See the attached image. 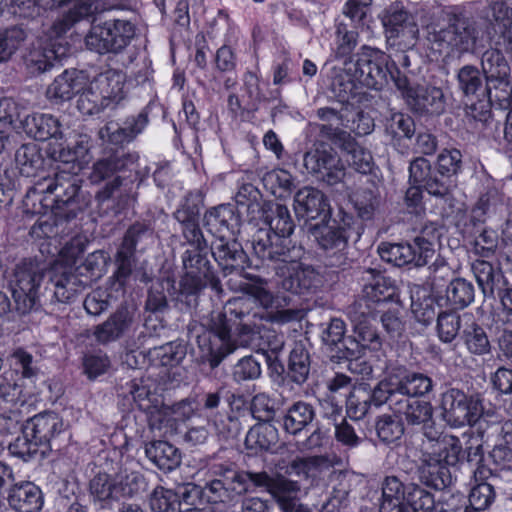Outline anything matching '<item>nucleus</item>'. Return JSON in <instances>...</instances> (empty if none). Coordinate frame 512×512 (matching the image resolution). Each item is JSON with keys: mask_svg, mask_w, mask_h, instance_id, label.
I'll list each match as a JSON object with an SVG mask.
<instances>
[{"mask_svg": "<svg viewBox=\"0 0 512 512\" xmlns=\"http://www.w3.org/2000/svg\"><path fill=\"white\" fill-rule=\"evenodd\" d=\"M270 230L259 229L252 238V247L255 254L261 259L272 262L275 271L274 282L278 287L275 295L262 287H251L250 294L259 301L265 309L259 319L284 324L288 322V299L286 296V282L288 280V208L277 205V215L269 222Z\"/></svg>", "mask_w": 512, "mask_h": 512, "instance_id": "f257e3e1", "label": "nucleus"}, {"mask_svg": "<svg viewBox=\"0 0 512 512\" xmlns=\"http://www.w3.org/2000/svg\"><path fill=\"white\" fill-rule=\"evenodd\" d=\"M81 178L75 172L59 170L52 177H43L26 192L29 201L50 207L58 220H72L87 206L81 191ZM35 203H33V206Z\"/></svg>", "mask_w": 512, "mask_h": 512, "instance_id": "f03ea898", "label": "nucleus"}, {"mask_svg": "<svg viewBox=\"0 0 512 512\" xmlns=\"http://www.w3.org/2000/svg\"><path fill=\"white\" fill-rule=\"evenodd\" d=\"M186 241L190 248L182 256L185 274L180 282V296L186 298L188 306H195L197 296L204 288L210 286L220 293L222 287L208 259V244L204 236Z\"/></svg>", "mask_w": 512, "mask_h": 512, "instance_id": "7ed1b4c3", "label": "nucleus"}, {"mask_svg": "<svg viewBox=\"0 0 512 512\" xmlns=\"http://www.w3.org/2000/svg\"><path fill=\"white\" fill-rule=\"evenodd\" d=\"M44 279L45 267L37 260L23 259L14 266L9 276V286L16 312L26 315L40 307L45 297V287L42 290Z\"/></svg>", "mask_w": 512, "mask_h": 512, "instance_id": "20e7f679", "label": "nucleus"}, {"mask_svg": "<svg viewBox=\"0 0 512 512\" xmlns=\"http://www.w3.org/2000/svg\"><path fill=\"white\" fill-rule=\"evenodd\" d=\"M139 156L136 152L116 150L96 161L89 175L92 184L103 187L96 192V200L103 204L118 197L123 182L121 173L136 169Z\"/></svg>", "mask_w": 512, "mask_h": 512, "instance_id": "39448f33", "label": "nucleus"}, {"mask_svg": "<svg viewBox=\"0 0 512 512\" xmlns=\"http://www.w3.org/2000/svg\"><path fill=\"white\" fill-rule=\"evenodd\" d=\"M422 464L436 472L455 467L464 460L462 441L456 435L427 426L419 447Z\"/></svg>", "mask_w": 512, "mask_h": 512, "instance_id": "423d86ee", "label": "nucleus"}, {"mask_svg": "<svg viewBox=\"0 0 512 512\" xmlns=\"http://www.w3.org/2000/svg\"><path fill=\"white\" fill-rule=\"evenodd\" d=\"M477 39L478 30L466 19L456 18L447 27L437 24L427 27L430 48L439 55L451 56L455 52H469L474 49Z\"/></svg>", "mask_w": 512, "mask_h": 512, "instance_id": "0eeeda50", "label": "nucleus"}, {"mask_svg": "<svg viewBox=\"0 0 512 512\" xmlns=\"http://www.w3.org/2000/svg\"><path fill=\"white\" fill-rule=\"evenodd\" d=\"M136 35L132 19L114 18L93 24L85 37V44L99 54L121 53Z\"/></svg>", "mask_w": 512, "mask_h": 512, "instance_id": "6e6552de", "label": "nucleus"}, {"mask_svg": "<svg viewBox=\"0 0 512 512\" xmlns=\"http://www.w3.org/2000/svg\"><path fill=\"white\" fill-rule=\"evenodd\" d=\"M152 238L153 228L149 222L136 221L127 228L115 254L117 269L113 274V278L119 287L123 288L133 274L138 248L140 247V250H142V246L152 240Z\"/></svg>", "mask_w": 512, "mask_h": 512, "instance_id": "1a4fd4ad", "label": "nucleus"}, {"mask_svg": "<svg viewBox=\"0 0 512 512\" xmlns=\"http://www.w3.org/2000/svg\"><path fill=\"white\" fill-rule=\"evenodd\" d=\"M440 407L443 420L453 428L474 425L483 412L482 401L477 395H468L457 388L442 394Z\"/></svg>", "mask_w": 512, "mask_h": 512, "instance_id": "9d476101", "label": "nucleus"}, {"mask_svg": "<svg viewBox=\"0 0 512 512\" xmlns=\"http://www.w3.org/2000/svg\"><path fill=\"white\" fill-rule=\"evenodd\" d=\"M362 280L364 285L356 313L374 319L389 302H394L397 287L390 278L372 269L364 272Z\"/></svg>", "mask_w": 512, "mask_h": 512, "instance_id": "9b49d317", "label": "nucleus"}, {"mask_svg": "<svg viewBox=\"0 0 512 512\" xmlns=\"http://www.w3.org/2000/svg\"><path fill=\"white\" fill-rule=\"evenodd\" d=\"M378 252L382 260L396 266L414 263L416 266L429 264L436 256L434 243L418 236L413 243H381Z\"/></svg>", "mask_w": 512, "mask_h": 512, "instance_id": "f8f14e48", "label": "nucleus"}, {"mask_svg": "<svg viewBox=\"0 0 512 512\" xmlns=\"http://www.w3.org/2000/svg\"><path fill=\"white\" fill-rule=\"evenodd\" d=\"M363 317V320L354 318L357 339L345 340L344 347L347 349L346 357L351 358L348 366L349 370L353 373L361 374L365 378L371 375L372 368L365 361H359L362 350L377 351L381 348L382 344L379 335L367 319L369 316L365 315Z\"/></svg>", "mask_w": 512, "mask_h": 512, "instance_id": "ddd939ff", "label": "nucleus"}, {"mask_svg": "<svg viewBox=\"0 0 512 512\" xmlns=\"http://www.w3.org/2000/svg\"><path fill=\"white\" fill-rule=\"evenodd\" d=\"M432 388L431 378L421 373H410L403 377L390 375L374 389L372 401L380 406L387 401L386 395L401 393L409 398H415L429 393Z\"/></svg>", "mask_w": 512, "mask_h": 512, "instance_id": "4468645a", "label": "nucleus"}, {"mask_svg": "<svg viewBox=\"0 0 512 512\" xmlns=\"http://www.w3.org/2000/svg\"><path fill=\"white\" fill-rule=\"evenodd\" d=\"M381 21L389 41L394 45L410 48L415 45L419 29L413 18L405 9L402 3L394 2L387 7L382 15Z\"/></svg>", "mask_w": 512, "mask_h": 512, "instance_id": "2eb2a0df", "label": "nucleus"}, {"mask_svg": "<svg viewBox=\"0 0 512 512\" xmlns=\"http://www.w3.org/2000/svg\"><path fill=\"white\" fill-rule=\"evenodd\" d=\"M389 56L384 52L371 48L364 47L355 63V76L358 80L369 87L379 88L387 80V75L390 74L395 82L399 71L396 74L388 68Z\"/></svg>", "mask_w": 512, "mask_h": 512, "instance_id": "dca6fc26", "label": "nucleus"}, {"mask_svg": "<svg viewBox=\"0 0 512 512\" xmlns=\"http://www.w3.org/2000/svg\"><path fill=\"white\" fill-rule=\"evenodd\" d=\"M321 282V276L310 265L290 262V294L301 300L299 309H290V321L304 317L309 305L304 306L303 302L306 303L312 299Z\"/></svg>", "mask_w": 512, "mask_h": 512, "instance_id": "f3484780", "label": "nucleus"}, {"mask_svg": "<svg viewBox=\"0 0 512 512\" xmlns=\"http://www.w3.org/2000/svg\"><path fill=\"white\" fill-rule=\"evenodd\" d=\"M28 434L47 454L53 450H61V439L65 434L63 420L54 412L39 413L24 423Z\"/></svg>", "mask_w": 512, "mask_h": 512, "instance_id": "a211bd4d", "label": "nucleus"}, {"mask_svg": "<svg viewBox=\"0 0 512 512\" xmlns=\"http://www.w3.org/2000/svg\"><path fill=\"white\" fill-rule=\"evenodd\" d=\"M138 326L137 308L133 304L122 303L107 320L94 328L96 341L106 345L115 342Z\"/></svg>", "mask_w": 512, "mask_h": 512, "instance_id": "6ab92c4d", "label": "nucleus"}, {"mask_svg": "<svg viewBox=\"0 0 512 512\" xmlns=\"http://www.w3.org/2000/svg\"><path fill=\"white\" fill-rule=\"evenodd\" d=\"M274 476L266 472L246 471L249 492L266 488L283 512H288V465L285 459L274 462Z\"/></svg>", "mask_w": 512, "mask_h": 512, "instance_id": "aec40b11", "label": "nucleus"}, {"mask_svg": "<svg viewBox=\"0 0 512 512\" xmlns=\"http://www.w3.org/2000/svg\"><path fill=\"white\" fill-rule=\"evenodd\" d=\"M333 471V462L326 456H311L294 460L290 465V476L293 474L299 480L290 479V495L294 492H306L311 486L325 478Z\"/></svg>", "mask_w": 512, "mask_h": 512, "instance_id": "412c9836", "label": "nucleus"}, {"mask_svg": "<svg viewBox=\"0 0 512 512\" xmlns=\"http://www.w3.org/2000/svg\"><path fill=\"white\" fill-rule=\"evenodd\" d=\"M353 222L351 215L339 212L335 218H323L321 223L310 228V232L323 249H342L348 241Z\"/></svg>", "mask_w": 512, "mask_h": 512, "instance_id": "4be33fe9", "label": "nucleus"}, {"mask_svg": "<svg viewBox=\"0 0 512 512\" xmlns=\"http://www.w3.org/2000/svg\"><path fill=\"white\" fill-rule=\"evenodd\" d=\"M49 274V280L45 285V297H43L45 302L68 303L87 286V283L71 268H55Z\"/></svg>", "mask_w": 512, "mask_h": 512, "instance_id": "5701e85b", "label": "nucleus"}, {"mask_svg": "<svg viewBox=\"0 0 512 512\" xmlns=\"http://www.w3.org/2000/svg\"><path fill=\"white\" fill-rule=\"evenodd\" d=\"M396 87L402 92L407 104L416 112L439 114L444 109V96L440 88L410 86L406 76L398 73Z\"/></svg>", "mask_w": 512, "mask_h": 512, "instance_id": "b1692460", "label": "nucleus"}, {"mask_svg": "<svg viewBox=\"0 0 512 512\" xmlns=\"http://www.w3.org/2000/svg\"><path fill=\"white\" fill-rule=\"evenodd\" d=\"M306 169L329 185L341 182L345 176V168L341 159L327 146L321 144L305 154Z\"/></svg>", "mask_w": 512, "mask_h": 512, "instance_id": "393cba45", "label": "nucleus"}, {"mask_svg": "<svg viewBox=\"0 0 512 512\" xmlns=\"http://www.w3.org/2000/svg\"><path fill=\"white\" fill-rule=\"evenodd\" d=\"M149 123L147 108L138 114L130 115L122 123L109 121L98 131L99 138L112 145L123 146L136 139Z\"/></svg>", "mask_w": 512, "mask_h": 512, "instance_id": "a878e982", "label": "nucleus"}, {"mask_svg": "<svg viewBox=\"0 0 512 512\" xmlns=\"http://www.w3.org/2000/svg\"><path fill=\"white\" fill-rule=\"evenodd\" d=\"M389 408L400 415H403L411 425H422L424 436L427 426L435 427L433 421V407L430 402L409 398L401 393L386 395Z\"/></svg>", "mask_w": 512, "mask_h": 512, "instance_id": "bb28decb", "label": "nucleus"}, {"mask_svg": "<svg viewBox=\"0 0 512 512\" xmlns=\"http://www.w3.org/2000/svg\"><path fill=\"white\" fill-rule=\"evenodd\" d=\"M203 206V194L199 190L190 191L184 197L174 217L181 224L182 234L186 240H195L202 236L199 227L200 210Z\"/></svg>", "mask_w": 512, "mask_h": 512, "instance_id": "cd10ccee", "label": "nucleus"}, {"mask_svg": "<svg viewBox=\"0 0 512 512\" xmlns=\"http://www.w3.org/2000/svg\"><path fill=\"white\" fill-rule=\"evenodd\" d=\"M294 212L297 218L305 221L326 218L330 214L325 195L313 187H304L294 196Z\"/></svg>", "mask_w": 512, "mask_h": 512, "instance_id": "c85d7f7f", "label": "nucleus"}, {"mask_svg": "<svg viewBox=\"0 0 512 512\" xmlns=\"http://www.w3.org/2000/svg\"><path fill=\"white\" fill-rule=\"evenodd\" d=\"M431 166L427 159L417 158L409 167L410 183L422 184L428 194L438 198L452 207V197L450 194V184L448 180L440 181L437 178H431Z\"/></svg>", "mask_w": 512, "mask_h": 512, "instance_id": "c756f323", "label": "nucleus"}, {"mask_svg": "<svg viewBox=\"0 0 512 512\" xmlns=\"http://www.w3.org/2000/svg\"><path fill=\"white\" fill-rule=\"evenodd\" d=\"M249 300L236 299L229 302V306L225 311L220 313L227 314V319L230 320L231 331L235 329L238 331L240 337H246L243 342L248 343L253 337L260 333V325L256 322L259 319L257 312L251 313L248 310Z\"/></svg>", "mask_w": 512, "mask_h": 512, "instance_id": "7c9ffc66", "label": "nucleus"}, {"mask_svg": "<svg viewBox=\"0 0 512 512\" xmlns=\"http://www.w3.org/2000/svg\"><path fill=\"white\" fill-rule=\"evenodd\" d=\"M482 70L486 78V91L489 96L492 89H500L505 94L509 93L510 67L500 51L488 50L483 54Z\"/></svg>", "mask_w": 512, "mask_h": 512, "instance_id": "2f4dec72", "label": "nucleus"}, {"mask_svg": "<svg viewBox=\"0 0 512 512\" xmlns=\"http://www.w3.org/2000/svg\"><path fill=\"white\" fill-rule=\"evenodd\" d=\"M7 502L16 512H40L43 504L41 489L31 481H19L7 490Z\"/></svg>", "mask_w": 512, "mask_h": 512, "instance_id": "473e14b6", "label": "nucleus"}, {"mask_svg": "<svg viewBox=\"0 0 512 512\" xmlns=\"http://www.w3.org/2000/svg\"><path fill=\"white\" fill-rule=\"evenodd\" d=\"M21 124L26 134L38 141H46L51 138L67 140L66 131L63 129L61 122L51 114H28L21 121Z\"/></svg>", "mask_w": 512, "mask_h": 512, "instance_id": "72a5a7b5", "label": "nucleus"}, {"mask_svg": "<svg viewBox=\"0 0 512 512\" xmlns=\"http://www.w3.org/2000/svg\"><path fill=\"white\" fill-rule=\"evenodd\" d=\"M87 82L88 78L82 71L65 70L48 86L46 96L55 103L69 101L86 87Z\"/></svg>", "mask_w": 512, "mask_h": 512, "instance_id": "f704fd0d", "label": "nucleus"}, {"mask_svg": "<svg viewBox=\"0 0 512 512\" xmlns=\"http://www.w3.org/2000/svg\"><path fill=\"white\" fill-rule=\"evenodd\" d=\"M208 325L210 331L221 341V345L217 349H211L207 357L211 369H214L226 356L234 352L236 345L231 340V324L227 314L212 312Z\"/></svg>", "mask_w": 512, "mask_h": 512, "instance_id": "c9c22d12", "label": "nucleus"}, {"mask_svg": "<svg viewBox=\"0 0 512 512\" xmlns=\"http://www.w3.org/2000/svg\"><path fill=\"white\" fill-rule=\"evenodd\" d=\"M211 253L225 274L242 269L247 259L242 245L236 240H226L224 236H218L212 242Z\"/></svg>", "mask_w": 512, "mask_h": 512, "instance_id": "e433bc0d", "label": "nucleus"}, {"mask_svg": "<svg viewBox=\"0 0 512 512\" xmlns=\"http://www.w3.org/2000/svg\"><path fill=\"white\" fill-rule=\"evenodd\" d=\"M244 444L252 454L264 451L278 453L285 447V443L279 444L278 429L269 422L258 423L251 427L246 434Z\"/></svg>", "mask_w": 512, "mask_h": 512, "instance_id": "4c0bfd02", "label": "nucleus"}, {"mask_svg": "<svg viewBox=\"0 0 512 512\" xmlns=\"http://www.w3.org/2000/svg\"><path fill=\"white\" fill-rule=\"evenodd\" d=\"M68 49L61 44L33 46L24 57L26 68L31 74H40L50 70L56 62L67 55Z\"/></svg>", "mask_w": 512, "mask_h": 512, "instance_id": "58836bf2", "label": "nucleus"}, {"mask_svg": "<svg viewBox=\"0 0 512 512\" xmlns=\"http://www.w3.org/2000/svg\"><path fill=\"white\" fill-rule=\"evenodd\" d=\"M89 492L97 511L113 510L118 503L115 480L106 473H99L90 480Z\"/></svg>", "mask_w": 512, "mask_h": 512, "instance_id": "ea45409f", "label": "nucleus"}, {"mask_svg": "<svg viewBox=\"0 0 512 512\" xmlns=\"http://www.w3.org/2000/svg\"><path fill=\"white\" fill-rule=\"evenodd\" d=\"M70 3H73V6L69 11L54 21L51 27V36L60 37L66 33L74 23L95 12V8H92L91 3L87 0H59L56 6L64 7Z\"/></svg>", "mask_w": 512, "mask_h": 512, "instance_id": "a19ab883", "label": "nucleus"}, {"mask_svg": "<svg viewBox=\"0 0 512 512\" xmlns=\"http://www.w3.org/2000/svg\"><path fill=\"white\" fill-rule=\"evenodd\" d=\"M145 454L159 469L172 471L181 463V453L167 441L156 440L146 444Z\"/></svg>", "mask_w": 512, "mask_h": 512, "instance_id": "79ce46f5", "label": "nucleus"}, {"mask_svg": "<svg viewBox=\"0 0 512 512\" xmlns=\"http://www.w3.org/2000/svg\"><path fill=\"white\" fill-rule=\"evenodd\" d=\"M405 499V485L394 476L386 477L379 512H408Z\"/></svg>", "mask_w": 512, "mask_h": 512, "instance_id": "37998d69", "label": "nucleus"}, {"mask_svg": "<svg viewBox=\"0 0 512 512\" xmlns=\"http://www.w3.org/2000/svg\"><path fill=\"white\" fill-rule=\"evenodd\" d=\"M463 317L470 321V323L466 322L461 334L468 352L478 356L488 354L491 345L484 328L474 322L470 314H464Z\"/></svg>", "mask_w": 512, "mask_h": 512, "instance_id": "c03bdc74", "label": "nucleus"}, {"mask_svg": "<svg viewBox=\"0 0 512 512\" xmlns=\"http://www.w3.org/2000/svg\"><path fill=\"white\" fill-rule=\"evenodd\" d=\"M237 221L234 209L230 204H222L207 211L204 216V225L215 236H224L231 230L233 222Z\"/></svg>", "mask_w": 512, "mask_h": 512, "instance_id": "a18cd8bd", "label": "nucleus"}, {"mask_svg": "<svg viewBox=\"0 0 512 512\" xmlns=\"http://www.w3.org/2000/svg\"><path fill=\"white\" fill-rule=\"evenodd\" d=\"M15 163L21 175L30 177L43 167L44 157L37 144L26 143L16 150Z\"/></svg>", "mask_w": 512, "mask_h": 512, "instance_id": "49530a36", "label": "nucleus"}, {"mask_svg": "<svg viewBox=\"0 0 512 512\" xmlns=\"http://www.w3.org/2000/svg\"><path fill=\"white\" fill-rule=\"evenodd\" d=\"M27 432L28 430L23 425L21 435L8 446L10 454L24 462L31 461L38 456L41 458L46 457L47 453L43 452L42 447Z\"/></svg>", "mask_w": 512, "mask_h": 512, "instance_id": "de8ad7c7", "label": "nucleus"}, {"mask_svg": "<svg viewBox=\"0 0 512 512\" xmlns=\"http://www.w3.org/2000/svg\"><path fill=\"white\" fill-rule=\"evenodd\" d=\"M92 83L103 99L116 101L122 98L124 75L121 72L108 70L96 77Z\"/></svg>", "mask_w": 512, "mask_h": 512, "instance_id": "09e8293b", "label": "nucleus"}, {"mask_svg": "<svg viewBox=\"0 0 512 512\" xmlns=\"http://www.w3.org/2000/svg\"><path fill=\"white\" fill-rule=\"evenodd\" d=\"M342 157L362 174L369 173L373 167L371 153L350 137L343 143Z\"/></svg>", "mask_w": 512, "mask_h": 512, "instance_id": "8fccbe9b", "label": "nucleus"}, {"mask_svg": "<svg viewBox=\"0 0 512 512\" xmlns=\"http://www.w3.org/2000/svg\"><path fill=\"white\" fill-rule=\"evenodd\" d=\"M474 287L471 282L456 278L452 280L446 290L447 302L456 309H462L474 301Z\"/></svg>", "mask_w": 512, "mask_h": 512, "instance_id": "3c124183", "label": "nucleus"}, {"mask_svg": "<svg viewBox=\"0 0 512 512\" xmlns=\"http://www.w3.org/2000/svg\"><path fill=\"white\" fill-rule=\"evenodd\" d=\"M350 199L359 217L365 220L371 219L380 205L378 193L370 188L357 189Z\"/></svg>", "mask_w": 512, "mask_h": 512, "instance_id": "603ef678", "label": "nucleus"}, {"mask_svg": "<svg viewBox=\"0 0 512 512\" xmlns=\"http://www.w3.org/2000/svg\"><path fill=\"white\" fill-rule=\"evenodd\" d=\"M309 371V354L301 342H295L290 351V380L301 384L306 381Z\"/></svg>", "mask_w": 512, "mask_h": 512, "instance_id": "864d4df0", "label": "nucleus"}, {"mask_svg": "<svg viewBox=\"0 0 512 512\" xmlns=\"http://www.w3.org/2000/svg\"><path fill=\"white\" fill-rule=\"evenodd\" d=\"M149 506L152 512H178L181 501L174 490L157 486L149 496Z\"/></svg>", "mask_w": 512, "mask_h": 512, "instance_id": "5fc2aeb1", "label": "nucleus"}, {"mask_svg": "<svg viewBox=\"0 0 512 512\" xmlns=\"http://www.w3.org/2000/svg\"><path fill=\"white\" fill-rule=\"evenodd\" d=\"M405 504L408 512H432L435 501L431 493L414 484L405 486Z\"/></svg>", "mask_w": 512, "mask_h": 512, "instance_id": "6e6d98bb", "label": "nucleus"}, {"mask_svg": "<svg viewBox=\"0 0 512 512\" xmlns=\"http://www.w3.org/2000/svg\"><path fill=\"white\" fill-rule=\"evenodd\" d=\"M56 7V0H11L13 13L24 19H36Z\"/></svg>", "mask_w": 512, "mask_h": 512, "instance_id": "4d7b16f0", "label": "nucleus"}, {"mask_svg": "<svg viewBox=\"0 0 512 512\" xmlns=\"http://www.w3.org/2000/svg\"><path fill=\"white\" fill-rule=\"evenodd\" d=\"M154 357L160 365L175 367L182 363L187 355V344L183 341H173L154 348Z\"/></svg>", "mask_w": 512, "mask_h": 512, "instance_id": "13d9d810", "label": "nucleus"}, {"mask_svg": "<svg viewBox=\"0 0 512 512\" xmlns=\"http://www.w3.org/2000/svg\"><path fill=\"white\" fill-rule=\"evenodd\" d=\"M119 396H122L130 405L134 403L140 410L149 411L150 390L142 380H132L120 388Z\"/></svg>", "mask_w": 512, "mask_h": 512, "instance_id": "bf43d9fd", "label": "nucleus"}, {"mask_svg": "<svg viewBox=\"0 0 512 512\" xmlns=\"http://www.w3.org/2000/svg\"><path fill=\"white\" fill-rule=\"evenodd\" d=\"M214 473L219 477H225L230 500L249 492L246 471H236L230 467L219 465L215 467Z\"/></svg>", "mask_w": 512, "mask_h": 512, "instance_id": "052dcab7", "label": "nucleus"}, {"mask_svg": "<svg viewBox=\"0 0 512 512\" xmlns=\"http://www.w3.org/2000/svg\"><path fill=\"white\" fill-rule=\"evenodd\" d=\"M283 348L284 343L282 342L279 346L272 347L271 354L268 355L269 376L274 389L279 393L281 397L284 396L286 391V380L288 377L285 365L278 357V352L282 351Z\"/></svg>", "mask_w": 512, "mask_h": 512, "instance_id": "680f3d73", "label": "nucleus"}, {"mask_svg": "<svg viewBox=\"0 0 512 512\" xmlns=\"http://www.w3.org/2000/svg\"><path fill=\"white\" fill-rule=\"evenodd\" d=\"M118 501L121 498H133L144 492L147 487L145 477L139 472H131L115 480Z\"/></svg>", "mask_w": 512, "mask_h": 512, "instance_id": "e2e57ef3", "label": "nucleus"}, {"mask_svg": "<svg viewBox=\"0 0 512 512\" xmlns=\"http://www.w3.org/2000/svg\"><path fill=\"white\" fill-rule=\"evenodd\" d=\"M376 432L382 442L395 443L402 438L404 425L398 417L383 415L376 422Z\"/></svg>", "mask_w": 512, "mask_h": 512, "instance_id": "0e129e2a", "label": "nucleus"}, {"mask_svg": "<svg viewBox=\"0 0 512 512\" xmlns=\"http://www.w3.org/2000/svg\"><path fill=\"white\" fill-rule=\"evenodd\" d=\"M26 32L18 26L0 31V61H7L26 39Z\"/></svg>", "mask_w": 512, "mask_h": 512, "instance_id": "69168bd1", "label": "nucleus"}, {"mask_svg": "<svg viewBox=\"0 0 512 512\" xmlns=\"http://www.w3.org/2000/svg\"><path fill=\"white\" fill-rule=\"evenodd\" d=\"M461 317L452 312H442L437 317V336L443 343H451L459 333Z\"/></svg>", "mask_w": 512, "mask_h": 512, "instance_id": "338daca9", "label": "nucleus"}, {"mask_svg": "<svg viewBox=\"0 0 512 512\" xmlns=\"http://www.w3.org/2000/svg\"><path fill=\"white\" fill-rule=\"evenodd\" d=\"M473 272L477 283L485 296L494 294V286L500 279V274L494 271L493 266L486 261H476Z\"/></svg>", "mask_w": 512, "mask_h": 512, "instance_id": "774afa93", "label": "nucleus"}]
</instances>
